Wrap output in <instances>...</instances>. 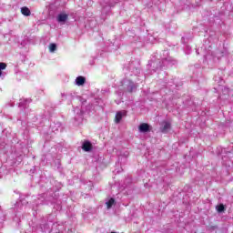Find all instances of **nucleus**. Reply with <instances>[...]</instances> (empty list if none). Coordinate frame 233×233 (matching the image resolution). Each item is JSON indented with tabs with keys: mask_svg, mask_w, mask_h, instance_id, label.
<instances>
[{
	"mask_svg": "<svg viewBox=\"0 0 233 233\" xmlns=\"http://www.w3.org/2000/svg\"><path fill=\"white\" fill-rule=\"evenodd\" d=\"M125 116H127V111L125 110L118 111L115 118L116 123H120L123 117H125Z\"/></svg>",
	"mask_w": 233,
	"mask_h": 233,
	"instance_id": "obj_1",
	"label": "nucleus"
},
{
	"mask_svg": "<svg viewBox=\"0 0 233 233\" xmlns=\"http://www.w3.org/2000/svg\"><path fill=\"white\" fill-rule=\"evenodd\" d=\"M139 132L145 133V132H150V126L147 123H142L138 127Z\"/></svg>",
	"mask_w": 233,
	"mask_h": 233,
	"instance_id": "obj_2",
	"label": "nucleus"
},
{
	"mask_svg": "<svg viewBox=\"0 0 233 233\" xmlns=\"http://www.w3.org/2000/svg\"><path fill=\"white\" fill-rule=\"evenodd\" d=\"M170 128V122H162V127H161V132L164 134H167L168 132V129Z\"/></svg>",
	"mask_w": 233,
	"mask_h": 233,
	"instance_id": "obj_3",
	"label": "nucleus"
},
{
	"mask_svg": "<svg viewBox=\"0 0 233 233\" xmlns=\"http://www.w3.org/2000/svg\"><path fill=\"white\" fill-rule=\"evenodd\" d=\"M67 19H68V15L65 13L59 14L57 16L58 23H65Z\"/></svg>",
	"mask_w": 233,
	"mask_h": 233,
	"instance_id": "obj_4",
	"label": "nucleus"
},
{
	"mask_svg": "<svg viewBox=\"0 0 233 233\" xmlns=\"http://www.w3.org/2000/svg\"><path fill=\"white\" fill-rule=\"evenodd\" d=\"M83 150H85L86 152H90L92 150V144L88 141L84 142L83 146H82Z\"/></svg>",
	"mask_w": 233,
	"mask_h": 233,
	"instance_id": "obj_5",
	"label": "nucleus"
},
{
	"mask_svg": "<svg viewBox=\"0 0 233 233\" xmlns=\"http://www.w3.org/2000/svg\"><path fill=\"white\" fill-rule=\"evenodd\" d=\"M76 83L78 86H81L82 85H85V77H83V76L76 77Z\"/></svg>",
	"mask_w": 233,
	"mask_h": 233,
	"instance_id": "obj_6",
	"label": "nucleus"
},
{
	"mask_svg": "<svg viewBox=\"0 0 233 233\" xmlns=\"http://www.w3.org/2000/svg\"><path fill=\"white\" fill-rule=\"evenodd\" d=\"M21 12L23 15H25V16H28L31 14L30 9L28 7H22Z\"/></svg>",
	"mask_w": 233,
	"mask_h": 233,
	"instance_id": "obj_7",
	"label": "nucleus"
},
{
	"mask_svg": "<svg viewBox=\"0 0 233 233\" xmlns=\"http://www.w3.org/2000/svg\"><path fill=\"white\" fill-rule=\"evenodd\" d=\"M114 198H110L107 202H106V207L107 208H111L112 205H114Z\"/></svg>",
	"mask_w": 233,
	"mask_h": 233,
	"instance_id": "obj_8",
	"label": "nucleus"
},
{
	"mask_svg": "<svg viewBox=\"0 0 233 233\" xmlns=\"http://www.w3.org/2000/svg\"><path fill=\"white\" fill-rule=\"evenodd\" d=\"M6 69V64L1 62L0 63V76L3 74V72L1 70H5Z\"/></svg>",
	"mask_w": 233,
	"mask_h": 233,
	"instance_id": "obj_9",
	"label": "nucleus"
},
{
	"mask_svg": "<svg viewBox=\"0 0 233 233\" xmlns=\"http://www.w3.org/2000/svg\"><path fill=\"white\" fill-rule=\"evenodd\" d=\"M57 48V46H56V44H51L49 46V50L50 52H56V49Z\"/></svg>",
	"mask_w": 233,
	"mask_h": 233,
	"instance_id": "obj_10",
	"label": "nucleus"
},
{
	"mask_svg": "<svg viewBox=\"0 0 233 233\" xmlns=\"http://www.w3.org/2000/svg\"><path fill=\"white\" fill-rule=\"evenodd\" d=\"M217 210L218 212H223V210H225V206H223V204L218 205Z\"/></svg>",
	"mask_w": 233,
	"mask_h": 233,
	"instance_id": "obj_11",
	"label": "nucleus"
}]
</instances>
